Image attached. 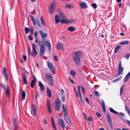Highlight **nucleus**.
<instances>
[{"label": "nucleus", "mask_w": 130, "mask_h": 130, "mask_svg": "<svg viewBox=\"0 0 130 130\" xmlns=\"http://www.w3.org/2000/svg\"><path fill=\"white\" fill-rule=\"evenodd\" d=\"M46 89L47 94L48 97H50L51 96V91L48 87H47Z\"/></svg>", "instance_id": "27"}, {"label": "nucleus", "mask_w": 130, "mask_h": 130, "mask_svg": "<svg viewBox=\"0 0 130 130\" xmlns=\"http://www.w3.org/2000/svg\"><path fill=\"white\" fill-rule=\"evenodd\" d=\"M70 73L73 76H75L76 74V72L73 70H71Z\"/></svg>", "instance_id": "40"}, {"label": "nucleus", "mask_w": 130, "mask_h": 130, "mask_svg": "<svg viewBox=\"0 0 130 130\" xmlns=\"http://www.w3.org/2000/svg\"><path fill=\"white\" fill-rule=\"evenodd\" d=\"M33 79L31 81V82L30 84V87L32 88H33L34 87V85H35L36 83V79L35 77H34Z\"/></svg>", "instance_id": "20"}, {"label": "nucleus", "mask_w": 130, "mask_h": 130, "mask_svg": "<svg viewBox=\"0 0 130 130\" xmlns=\"http://www.w3.org/2000/svg\"><path fill=\"white\" fill-rule=\"evenodd\" d=\"M122 78V76H120L117 78L116 79L113 80L114 82H115V81H118L119 80H120Z\"/></svg>", "instance_id": "46"}, {"label": "nucleus", "mask_w": 130, "mask_h": 130, "mask_svg": "<svg viewBox=\"0 0 130 130\" xmlns=\"http://www.w3.org/2000/svg\"><path fill=\"white\" fill-rule=\"evenodd\" d=\"M65 121L67 124L70 126L71 125V123L69 118L68 117L64 118Z\"/></svg>", "instance_id": "21"}, {"label": "nucleus", "mask_w": 130, "mask_h": 130, "mask_svg": "<svg viewBox=\"0 0 130 130\" xmlns=\"http://www.w3.org/2000/svg\"><path fill=\"white\" fill-rule=\"evenodd\" d=\"M37 32L36 31H35V33H34V36H35V37L36 38H37Z\"/></svg>", "instance_id": "63"}, {"label": "nucleus", "mask_w": 130, "mask_h": 130, "mask_svg": "<svg viewBox=\"0 0 130 130\" xmlns=\"http://www.w3.org/2000/svg\"><path fill=\"white\" fill-rule=\"evenodd\" d=\"M62 111L68 110L66 106L64 104H62Z\"/></svg>", "instance_id": "32"}, {"label": "nucleus", "mask_w": 130, "mask_h": 130, "mask_svg": "<svg viewBox=\"0 0 130 130\" xmlns=\"http://www.w3.org/2000/svg\"><path fill=\"white\" fill-rule=\"evenodd\" d=\"M40 20L41 21V23L44 26H45V24L44 23V22L43 20V18L42 16H41V18H40Z\"/></svg>", "instance_id": "36"}, {"label": "nucleus", "mask_w": 130, "mask_h": 130, "mask_svg": "<svg viewBox=\"0 0 130 130\" xmlns=\"http://www.w3.org/2000/svg\"><path fill=\"white\" fill-rule=\"evenodd\" d=\"M56 4L54 2L51 3L49 7L48 11L50 14H52L54 10V8L55 7Z\"/></svg>", "instance_id": "3"}, {"label": "nucleus", "mask_w": 130, "mask_h": 130, "mask_svg": "<svg viewBox=\"0 0 130 130\" xmlns=\"http://www.w3.org/2000/svg\"><path fill=\"white\" fill-rule=\"evenodd\" d=\"M28 37L29 38V39L31 40H33L32 37L30 36V35H29L28 36Z\"/></svg>", "instance_id": "57"}, {"label": "nucleus", "mask_w": 130, "mask_h": 130, "mask_svg": "<svg viewBox=\"0 0 130 130\" xmlns=\"http://www.w3.org/2000/svg\"><path fill=\"white\" fill-rule=\"evenodd\" d=\"M48 81L49 82V84L51 86H53L54 85V82L53 78L50 79Z\"/></svg>", "instance_id": "33"}, {"label": "nucleus", "mask_w": 130, "mask_h": 130, "mask_svg": "<svg viewBox=\"0 0 130 130\" xmlns=\"http://www.w3.org/2000/svg\"><path fill=\"white\" fill-rule=\"evenodd\" d=\"M83 55V53L80 51H77L73 53L72 59L74 62L77 65H80V57Z\"/></svg>", "instance_id": "1"}, {"label": "nucleus", "mask_w": 130, "mask_h": 130, "mask_svg": "<svg viewBox=\"0 0 130 130\" xmlns=\"http://www.w3.org/2000/svg\"><path fill=\"white\" fill-rule=\"evenodd\" d=\"M32 47L34 53L32 52L31 53L30 55H31L32 56H34L35 55H37V53L36 50V45L34 43H33L32 45Z\"/></svg>", "instance_id": "8"}, {"label": "nucleus", "mask_w": 130, "mask_h": 130, "mask_svg": "<svg viewBox=\"0 0 130 130\" xmlns=\"http://www.w3.org/2000/svg\"><path fill=\"white\" fill-rule=\"evenodd\" d=\"M106 115L109 124L110 126L112 128V125L111 124L112 121L110 115L108 113H107Z\"/></svg>", "instance_id": "9"}, {"label": "nucleus", "mask_w": 130, "mask_h": 130, "mask_svg": "<svg viewBox=\"0 0 130 130\" xmlns=\"http://www.w3.org/2000/svg\"><path fill=\"white\" fill-rule=\"evenodd\" d=\"M25 30L26 33L27 34L29 32V29L28 28L26 27L25 28Z\"/></svg>", "instance_id": "45"}, {"label": "nucleus", "mask_w": 130, "mask_h": 130, "mask_svg": "<svg viewBox=\"0 0 130 130\" xmlns=\"http://www.w3.org/2000/svg\"><path fill=\"white\" fill-rule=\"evenodd\" d=\"M129 56V54L125 55L124 56V57L127 60H128V59Z\"/></svg>", "instance_id": "52"}, {"label": "nucleus", "mask_w": 130, "mask_h": 130, "mask_svg": "<svg viewBox=\"0 0 130 130\" xmlns=\"http://www.w3.org/2000/svg\"><path fill=\"white\" fill-rule=\"evenodd\" d=\"M12 120L13 122V125H14L16 124V120L15 118H13Z\"/></svg>", "instance_id": "44"}, {"label": "nucleus", "mask_w": 130, "mask_h": 130, "mask_svg": "<svg viewBox=\"0 0 130 130\" xmlns=\"http://www.w3.org/2000/svg\"><path fill=\"white\" fill-rule=\"evenodd\" d=\"M94 93L95 95L97 97H99L100 96V95L99 93L97 91H94Z\"/></svg>", "instance_id": "41"}, {"label": "nucleus", "mask_w": 130, "mask_h": 130, "mask_svg": "<svg viewBox=\"0 0 130 130\" xmlns=\"http://www.w3.org/2000/svg\"><path fill=\"white\" fill-rule=\"evenodd\" d=\"M0 85L2 86V87L4 89H5V86L2 83H1L0 84Z\"/></svg>", "instance_id": "59"}, {"label": "nucleus", "mask_w": 130, "mask_h": 130, "mask_svg": "<svg viewBox=\"0 0 130 130\" xmlns=\"http://www.w3.org/2000/svg\"><path fill=\"white\" fill-rule=\"evenodd\" d=\"M123 70L124 69L123 67L121 66V63H120L118 68V72L122 74Z\"/></svg>", "instance_id": "15"}, {"label": "nucleus", "mask_w": 130, "mask_h": 130, "mask_svg": "<svg viewBox=\"0 0 130 130\" xmlns=\"http://www.w3.org/2000/svg\"><path fill=\"white\" fill-rule=\"evenodd\" d=\"M87 120L89 121H93L92 118H90L89 117H88L87 118Z\"/></svg>", "instance_id": "51"}, {"label": "nucleus", "mask_w": 130, "mask_h": 130, "mask_svg": "<svg viewBox=\"0 0 130 130\" xmlns=\"http://www.w3.org/2000/svg\"><path fill=\"white\" fill-rule=\"evenodd\" d=\"M58 16L60 20L62 19H64L65 18V17H66L62 12H61L60 13Z\"/></svg>", "instance_id": "24"}, {"label": "nucleus", "mask_w": 130, "mask_h": 130, "mask_svg": "<svg viewBox=\"0 0 130 130\" xmlns=\"http://www.w3.org/2000/svg\"><path fill=\"white\" fill-rule=\"evenodd\" d=\"M39 85L40 88V90L41 91H43L44 89V85L42 84L41 81H39Z\"/></svg>", "instance_id": "23"}, {"label": "nucleus", "mask_w": 130, "mask_h": 130, "mask_svg": "<svg viewBox=\"0 0 130 130\" xmlns=\"http://www.w3.org/2000/svg\"><path fill=\"white\" fill-rule=\"evenodd\" d=\"M30 32H31V35H32V34H33V29L32 28H31L30 29Z\"/></svg>", "instance_id": "64"}, {"label": "nucleus", "mask_w": 130, "mask_h": 130, "mask_svg": "<svg viewBox=\"0 0 130 130\" xmlns=\"http://www.w3.org/2000/svg\"><path fill=\"white\" fill-rule=\"evenodd\" d=\"M53 126L55 130H57V128L56 127L54 122L52 123Z\"/></svg>", "instance_id": "50"}, {"label": "nucleus", "mask_w": 130, "mask_h": 130, "mask_svg": "<svg viewBox=\"0 0 130 130\" xmlns=\"http://www.w3.org/2000/svg\"><path fill=\"white\" fill-rule=\"evenodd\" d=\"M23 58L24 60L25 61H26V56L24 55L23 56Z\"/></svg>", "instance_id": "62"}, {"label": "nucleus", "mask_w": 130, "mask_h": 130, "mask_svg": "<svg viewBox=\"0 0 130 130\" xmlns=\"http://www.w3.org/2000/svg\"><path fill=\"white\" fill-rule=\"evenodd\" d=\"M47 65L50 70L53 73H55V69L54 67L53 66L52 64L50 62H47Z\"/></svg>", "instance_id": "7"}, {"label": "nucleus", "mask_w": 130, "mask_h": 130, "mask_svg": "<svg viewBox=\"0 0 130 130\" xmlns=\"http://www.w3.org/2000/svg\"><path fill=\"white\" fill-rule=\"evenodd\" d=\"M92 6L93 8H96L97 7L96 5V4L94 3L92 4Z\"/></svg>", "instance_id": "49"}, {"label": "nucleus", "mask_w": 130, "mask_h": 130, "mask_svg": "<svg viewBox=\"0 0 130 130\" xmlns=\"http://www.w3.org/2000/svg\"><path fill=\"white\" fill-rule=\"evenodd\" d=\"M58 121L61 128H62V130H64V128H65V126L64 121L62 119H59Z\"/></svg>", "instance_id": "10"}, {"label": "nucleus", "mask_w": 130, "mask_h": 130, "mask_svg": "<svg viewBox=\"0 0 130 130\" xmlns=\"http://www.w3.org/2000/svg\"><path fill=\"white\" fill-rule=\"evenodd\" d=\"M77 89L78 93L81 92L80 90V87L79 86H78Z\"/></svg>", "instance_id": "60"}, {"label": "nucleus", "mask_w": 130, "mask_h": 130, "mask_svg": "<svg viewBox=\"0 0 130 130\" xmlns=\"http://www.w3.org/2000/svg\"><path fill=\"white\" fill-rule=\"evenodd\" d=\"M64 92L63 89L61 90V91L60 94L61 95L64 94Z\"/></svg>", "instance_id": "56"}, {"label": "nucleus", "mask_w": 130, "mask_h": 130, "mask_svg": "<svg viewBox=\"0 0 130 130\" xmlns=\"http://www.w3.org/2000/svg\"><path fill=\"white\" fill-rule=\"evenodd\" d=\"M42 43L43 44H42V42L40 41H39V47L41 46V45H43L44 43H45L46 45L47 46V47L48 48V51L51 52V51L52 48L51 46V45L50 43L47 41H46L45 42L42 41Z\"/></svg>", "instance_id": "2"}, {"label": "nucleus", "mask_w": 130, "mask_h": 130, "mask_svg": "<svg viewBox=\"0 0 130 130\" xmlns=\"http://www.w3.org/2000/svg\"><path fill=\"white\" fill-rule=\"evenodd\" d=\"M56 47L57 49L60 50L63 48V45L62 43L58 42L57 45Z\"/></svg>", "instance_id": "12"}, {"label": "nucleus", "mask_w": 130, "mask_h": 130, "mask_svg": "<svg viewBox=\"0 0 130 130\" xmlns=\"http://www.w3.org/2000/svg\"><path fill=\"white\" fill-rule=\"evenodd\" d=\"M79 5L80 7L83 9L87 7L86 4L84 2H80L79 4Z\"/></svg>", "instance_id": "13"}, {"label": "nucleus", "mask_w": 130, "mask_h": 130, "mask_svg": "<svg viewBox=\"0 0 130 130\" xmlns=\"http://www.w3.org/2000/svg\"><path fill=\"white\" fill-rule=\"evenodd\" d=\"M118 114H119V115L121 117L124 116V113L121 112H120L119 113H118Z\"/></svg>", "instance_id": "54"}, {"label": "nucleus", "mask_w": 130, "mask_h": 130, "mask_svg": "<svg viewBox=\"0 0 130 130\" xmlns=\"http://www.w3.org/2000/svg\"><path fill=\"white\" fill-rule=\"evenodd\" d=\"M10 88L8 86H7V88L5 90V93L6 94L8 98L9 97V95L10 94Z\"/></svg>", "instance_id": "19"}, {"label": "nucleus", "mask_w": 130, "mask_h": 130, "mask_svg": "<svg viewBox=\"0 0 130 130\" xmlns=\"http://www.w3.org/2000/svg\"><path fill=\"white\" fill-rule=\"evenodd\" d=\"M55 22L56 23H58L59 22H60V20L58 15H56L55 17Z\"/></svg>", "instance_id": "25"}, {"label": "nucleus", "mask_w": 130, "mask_h": 130, "mask_svg": "<svg viewBox=\"0 0 130 130\" xmlns=\"http://www.w3.org/2000/svg\"><path fill=\"white\" fill-rule=\"evenodd\" d=\"M39 96L38 94L37 91H36V94L35 96V98L37 99Z\"/></svg>", "instance_id": "48"}, {"label": "nucleus", "mask_w": 130, "mask_h": 130, "mask_svg": "<svg viewBox=\"0 0 130 130\" xmlns=\"http://www.w3.org/2000/svg\"><path fill=\"white\" fill-rule=\"evenodd\" d=\"M60 22L62 24H66L69 23L70 22L68 21V19L65 17L64 19H62L60 20Z\"/></svg>", "instance_id": "17"}, {"label": "nucleus", "mask_w": 130, "mask_h": 130, "mask_svg": "<svg viewBox=\"0 0 130 130\" xmlns=\"http://www.w3.org/2000/svg\"><path fill=\"white\" fill-rule=\"evenodd\" d=\"M130 78V72H129L126 75L124 78V81L125 82L127 81Z\"/></svg>", "instance_id": "22"}, {"label": "nucleus", "mask_w": 130, "mask_h": 130, "mask_svg": "<svg viewBox=\"0 0 130 130\" xmlns=\"http://www.w3.org/2000/svg\"><path fill=\"white\" fill-rule=\"evenodd\" d=\"M75 29V28L73 26H69L68 28V30L70 31H74Z\"/></svg>", "instance_id": "29"}, {"label": "nucleus", "mask_w": 130, "mask_h": 130, "mask_svg": "<svg viewBox=\"0 0 130 130\" xmlns=\"http://www.w3.org/2000/svg\"><path fill=\"white\" fill-rule=\"evenodd\" d=\"M109 110L111 112L113 113H115L116 114H118V113L116 111H115L112 108H109Z\"/></svg>", "instance_id": "38"}, {"label": "nucleus", "mask_w": 130, "mask_h": 130, "mask_svg": "<svg viewBox=\"0 0 130 130\" xmlns=\"http://www.w3.org/2000/svg\"><path fill=\"white\" fill-rule=\"evenodd\" d=\"M101 106L102 108L103 112L104 113H106V107L105 106V104L104 101L103 100H102L101 101Z\"/></svg>", "instance_id": "11"}, {"label": "nucleus", "mask_w": 130, "mask_h": 130, "mask_svg": "<svg viewBox=\"0 0 130 130\" xmlns=\"http://www.w3.org/2000/svg\"><path fill=\"white\" fill-rule=\"evenodd\" d=\"M47 107L48 110V112L49 113H52V110L50 106H47Z\"/></svg>", "instance_id": "43"}, {"label": "nucleus", "mask_w": 130, "mask_h": 130, "mask_svg": "<svg viewBox=\"0 0 130 130\" xmlns=\"http://www.w3.org/2000/svg\"><path fill=\"white\" fill-rule=\"evenodd\" d=\"M39 32L41 37L43 38H45L47 36V34L46 33H44L41 30H39Z\"/></svg>", "instance_id": "14"}, {"label": "nucleus", "mask_w": 130, "mask_h": 130, "mask_svg": "<svg viewBox=\"0 0 130 130\" xmlns=\"http://www.w3.org/2000/svg\"><path fill=\"white\" fill-rule=\"evenodd\" d=\"M129 44V42L127 40H125L122 41L120 43V44L121 45H127Z\"/></svg>", "instance_id": "26"}, {"label": "nucleus", "mask_w": 130, "mask_h": 130, "mask_svg": "<svg viewBox=\"0 0 130 130\" xmlns=\"http://www.w3.org/2000/svg\"><path fill=\"white\" fill-rule=\"evenodd\" d=\"M96 116L98 117H101L100 114L98 112H96Z\"/></svg>", "instance_id": "61"}, {"label": "nucleus", "mask_w": 130, "mask_h": 130, "mask_svg": "<svg viewBox=\"0 0 130 130\" xmlns=\"http://www.w3.org/2000/svg\"><path fill=\"white\" fill-rule=\"evenodd\" d=\"M61 100L63 102H64L65 100V96L63 95L61 97Z\"/></svg>", "instance_id": "53"}, {"label": "nucleus", "mask_w": 130, "mask_h": 130, "mask_svg": "<svg viewBox=\"0 0 130 130\" xmlns=\"http://www.w3.org/2000/svg\"><path fill=\"white\" fill-rule=\"evenodd\" d=\"M86 101L88 103H90V101L87 97H86L85 99Z\"/></svg>", "instance_id": "58"}, {"label": "nucleus", "mask_w": 130, "mask_h": 130, "mask_svg": "<svg viewBox=\"0 0 130 130\" xmlns=\"http://www.w3.org/2000/svg\"><path fill=\"white\" fill-rule=\"evenodd\" d=\"M31 109L32 110L34 111L33 116H35L37 114V110L35 106L34 105H32L31 106Z\"/></svg>", "instance_id": "16"}, {"label": "nucleus", "mask_w": 130, "mask_h": 130, "mask_svg": "<svg viewBox=\"0 0 130 130\" xmlns=\"http://www.w3.org/2000/svg\"><path fill=\"white\" fill-rule=\"evenodd\" d=\"M124 87V85L122 86H121L120 88V96H121L122 95V93L123 92V88Z\"/></svg>", "instance_id": "39"}, {"label": "nucleus", "mask_w": 130, "mask_h": 130, "mask_svg": "<svg viewBox=\"0 0 130 130\" xmlns=\"http://www.w3.org/2000/svg\"><path fill=\"white\" fill-rule=\"evenodd\" d=\"M63 114V116L64 118L67 117L68 115V110L62 111Z\"/></svg>", "instance_id": "34"}, {"label": "nucleus", "mask_w": 130, "mask_h": 130, "mask_svg": "<svg viewBox=\"0 0 130 130\" xmlns=\"http://www.w3.org/2000/svg\"><path fill=\"white\" fill-rule=\"evenodd\" d=\"M45 78L47 81L53 78L52 75L50 73L46 74L45 75Z\"/></svg>", "instance_id": "18"}, {"label": "nucleus", "mask_w": 130, "mask_h": 130, "mask_svg": "<svg viewBox=\"0 0 130 130\" xmlns=\"http://www.w3.org/2000/svg\"><path fill=\"white\" fill-rule=\"evenodd\" d=\"M23 79L24 83L26 85L27 84V79L24 75L23 76Z\"/></svg>", "instance_id": "35"}, {"label": "nucleus", "mask_w": 130, "mask_h": 130, "mask_svg": "<svg viewBox=\"0 0 130 130\" xmlns=\"http://www.w3.org/2000/svg\"><path fill=\"white\" fill-rule=\"evenodd\" d=\"M81 88L82 89V92L84 93H85V88L82 86H81Z\"/></svg>", "instance_id": "47"}, {"label": "nucleus", "mask_w": 130, "mask_h": 130, "mask_svg": "<svg viewBox=\"0 0 130 130\" xmlns=\"http://www.w3.org/2000/svg\"><path fill=\"white\" fill-rule=\"evenodd\" d=\"M60 102L61 101L59 99H56L55 102V109L58 111H60Z\"/></svg>", "instance_id": "4"}, {"label": "nucleus", "mask_w": 130, "mask_h": 130, "mask_svg": "<svg viewBox=\"0 0 130 130\" xmlns=\"http://www.w3.org/2000/svg\"><path fill=\"white\" fill-rule=\"evenodd\" d=\"M31 18L32 21L34 25H36V23L39 26H40V21H39L38 19H35L34 17L33 16H31Z\"/></svg>", "instance_id": "6"}, {"label": "nucleus", "mask_w": 130, "mask_h": 130, "mask_svg": "<svg viewBox=\"0 0 130 130\" xmlns=\"http://www.w3.org/2000/svg\"><path fill=\"white\" fill-rule=\"evenodd\" d=\"M13 127L14 130H17V127L16 125H13Z\"/></svg>", "instance_id": "55"}, {"label": "nucleus", "mask_w": 130, "mask_h": 130, "mask_svg": "<svg viewBox=\"0 0 130 130\" xmlns=\"http://www.w3.org/2000/svg\"><path fill=\"white\" fill-rule=\"evenodd\" d=\"M6 69L5 67H4L3 68V72L4 73V75L6 79V80H8V78L7 77V74L6 72Z\"/></svg>", "instance_id": "31"}, {"label": "nucleus", "mask_w": 130, "mask_h": 130, "mask_svg": "<svg viewBox=\"0 0 130 130\" xmlns=\"http://www.w3.org/2000/svg\"><path fill=\"white\" fill-rule=\"evenodd\" d=\"M122 46L121 45H118L116 46L115 48L114 53H117L119 49H120L122 47Z\"/></svg>", "instance_id": "30"}, {"label": "nucleus", "mask_w": 130, "mask_h": 130, "mask_svg": "<svg viewBox=\"0 0 130 130\" xmlns=\"http://www.w3.org/2000/svg\"><path fill=\"white\" fill-rule=\"evenodd\" d=\"M25 93L24 91H23L21 94V97L24 100L25 99Z\"/></svg>", "instance_id": "37"}, {"label": "nucleus", "mask_w": 130, "mask_h": 130, "mask_svg": "<svg viewBox=\"0 0 130 130\" xmlns=\"http://www.w3.org/2000/svg\"><path fill=\"white\" fill-rule=\"evenodd\" d=\"M40 48V56L41 57L44 54L46 48L44 45H41Z\"/></svg>", "instance_id": "5"}, {"label": "nucleus", "mask_w": 130, "mask_h": 130, "mask_svg": "<svg viewBox=\"0 0 130 130\" xmlns=\"http://www.w3.org/2000/svg\"><path fill=\"white\" fill-rule=\"evenodd\" d=\"M65 6L66 8L68 9H71L74 8V6L72 4H66Z\"/></svg>", "instance_id": "28"}, {"label": "nucleus", "mask_w": 130, "mask_h": 130, "mask_svg": "<svg viewBox=\"0 0 130 130\" xmlns=\"http://www.w3.org/2000/svg\"><path fill=\"white\" fill-rule=\"evenodd\" d=\"M125 110L126 111H127V113H128L130 112V110L129 108L126 105H125Z\"/></svg>", "instance_id": "42"}]
</instances>
